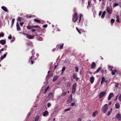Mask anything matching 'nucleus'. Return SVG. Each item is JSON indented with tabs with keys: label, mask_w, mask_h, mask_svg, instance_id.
<instances>
[{
	"label": "nucleus",
	"mask_w": 121,
	"mask_h": 121,
	"mask_svg": "<svg viewBox=\"0 0 121 121\" xmlns=\"http://www.w3.org/2000/svg\"><path fill=\"white\" fill-rule=\"evenodd\" d=\"M32 56L31 57L29 60V61H31V64L32 65L33 64L34 61L36 60L38 57L39 55L38 53L35 54L34 50H33L31 51Z\"/></svg>",
	"instance_id": "nucleus-1"
},
{
	"label": "nucleus",
	"mask_w": 121,
	"mask_h": 121,
	"mask_svg": "<svg viewBox=\"0 0 121 121\" xmlns=\"http://www.w3.org/2000/svg\"><path fill=\"white\" fill-rule=\"evenodd\" d=\"M78 19V15L77 12L75 13L73 16L72 20L73 22H75Z\"/></svg>",
	"instance_id": "nucleus-2"
},
{
	"label": "nucleus",
	"mask_w": 121,
	"mask_h": 121,
	"mask_svg": "<svg viewBox=\"0 0 121 121\" xmlns=\"http://www.w3.org/2000/svg\"><path fill=\"white\" fill-rule=\"evenodd\" d=\"M107 104L104 105L102 108L101 111L104 113H105L108 109V107L107 106Z\"/></svg>",
	"instance_id": "nucleus-3"
},
{
	"label": "nucleus",
	"mask_w": 121,
	"mask_h": 121,
	"mask_svg": "<svg viewBox=\"0 0 121 121\" xmlns=\"http://www.w3.org/2000/svg\"><path fill=\"white\" fill-rule=\"evenodd\" d=\"M77 86V84L74 83L72 87V92L73 93H74L76 91V88Z\"/></svg>",
	"instance_id": "nucleus-4"
},
{
	"label": "nucleus",
	"mask_w": 121,
	"mask_h": 121,
	"mask_svg": "<svg viewBox=\"0 0 121 121\" xmlns=\"http://www.w3.org/2000/svg\"><path fill=\"white\" fill-rule=\"evenodd\" d=\"M106 11L109 15H110L112 13V8H110L109 7H107L106 9Z\"/></svg>",
	"instance_id": "nucleus-5"
},
{
	"label": "nucleus",
	"mask_w": 121,
	"mask_h": 121,
	"mask_svg": "<svg viewBox=\"0 0 121 121\" xmlns=\"http://www.w3.org/2000/svg\"><path fill=\"white\" fill-rule=\"evenodd\" d=\"M73 79H76V81H78L79 79V78L77 77V74L76 73H74L73 75Z\"/></svg>",
	"instance_id": "nucleus-6"
},
{
	"label": "nucleus",
	"mask_w": 121,
	"mask_h": 121,
	"mask_svg": "<svg viewBox=\"0 0 121 121\" xmlns=\"http://www.w3.org/2000/svg\"><path fill=\"white\" fill-rule=\"evenodd\" d=\"M72 100V95L71 94L70 95V96L68 98V99L67 101V102L69 103H70L71 102Z\"/></svg>",
	"instance_id": "nucleus-7"
},
{
	"label": "nucleus",
	"mask_w": 121,
	"mask_h": 121,
	"mask_svg": "<svg viewBox=\"0 0 121 121\" xmlns=\"http://www.w3.org/2000/svg\"><path fill=\"white\" fill-rule=\"evenodd\" d=\"M105 92H100L99 94V98H101L105 95Z\"/></svg>",
	"instance_id": "nucleus-8"
},
{
	"label": "nucleus",
	"mask_w": 121,
	"mask_h": 121,
	"mask_svg": "<svg viewBox=\"0 0 121 121\" xmlns=\"http://www.w3.org/2000/svg\"><path fill=\"white\" fill-rule=\"evenodd\" d=\"M7 54V53L6 52L5 54H4V55L1 56L0 58V62L2 61L3 59L5 58L6 56V55Z\"/></svg>",
	"instance_id": "nucleus-9"
},
{
	"label": "nucleus",
	"mask_w": 121,
	"mask_h": 121,
	"mask_svg": "<svg viewBox=\"0 0 121 121\" xmlns=\"http://www.w3.org/2000/svg\"><path fill=\"white\" fill-rule=\"evenodd\" d=\"M116 117L119 120H121V115L118 113L116 116Z\"/></svg>",
	"instance_id": "nucleus-10"
},
{
	"label": "nucleus",
	"mask_w": 121,
	"mask_h": 121,
	"mask_svg": "<svg viewBox=\"0 0 121 121\" xmlns=\"http://www.w3.org/2000/svg\"><path fill=\"white\" fill-rule=\"evenodd\" d=\"M53 94L52 93L50 92L49 93L48 97L49 99H51L53 97Z\"/></svg>",
	"instance_id": "nucleus-11"
},
{
	"label": "nucleus",
	"mask_w": 121,
	"mask_h": 121,
	"mask_svg": "<svg viewBox=\"0 0 121 121\" xmlns=\"http://www.w3.org/2000/svg\"><path fill=\"white\" fill-rule=\"evenodd\" d=\"M16 26L17 30L20 31L21 30V28L19 26V23L18 22H17Z\"/></svg>",
	"instance_id": "nucleus-12"
},
{
	"label": "nucleus",
	"mask_w": 121,
	"mask_h": 121,
	"mask_svg": "<svg viewBox=\"0 0 121 121\" xmlns=\"http://www.w3.org/2000/svg\"><path fill=\"white\" fill-rule=\"evenodd\" d=\"M114 94L113 93H110L108 97V99L109 100H110L112 98Z\"/></svg>",
	"instance_id": "nucleus-13"
},
{
	"label": "nucleus",
	"mask_w": 121,
	"mask_h": 121,
	"mask_svg": "<svg viewBox=\"0 0 121 121\" xmlns=\"http://www.w3.org/2000/svg\"><path fill=\"white\" fill-rule=\"evenodd\" d=\"M6 43V41L5 40L2 39L0 40V43L2 45H4Z\"/></svg>",
	"instance_id": "nucleus-14"
},
{
	"label": "nucleus",
	"mask_w": 121,
	"mask_h": 121,
	"mask_svg": "<svg viewBox=\"0 0 121 121\" xmlns=\"http://www.w3.org/2000/svg\"><path fill=\"white\" fill-rule=\"evenodd\" d=\"M96 66V64L94 62H93L91 65V68L93 69L95 68Z\"/></svg>",
	"instance_id": "nucleus-15"
},
{
	"label": "nucleus",
	"mask_w": 121,
	"mask_h": 121,
	"mask_svg": "<svg viewBox=\"0 0 121 121\" xmlns=\"http://www.w3.org/2000/svg\"><path fill=\"white\" fill-rule=\"evenodd\" d=\"M1 8L4 11L6 12H8V9L6 7L3 6L1 7Z\"/></svg>",
	"instance_id": "nucleus-16"
},
{
	"label": "nucleus",
	"mask_w": 121,
	"mask_h": 121,
	"mask_svg": "<svg viewBox=\"0 0 121 121\" xmlns=\"http://www.w3.org/2000/svg\"><path fill=\"white\" fill-rule=\"evenodd\" d=\"M104 81H105V82H107V80H105L104 77H103L102 78V79L101 82L100 84H102L103 83Z\"/></svg>",
	"instance_id": "nucleus-17"
},
{
	"label": "nucleus",
	"mask_w": 121,
	"mask_h": 121,
	"mask_svg": "<svg viewBox=\"0 0 121 121\" xmlns=\"http://www.w3.org/2000/svg\"><path fill=\"white\" fill-rule=\"evenodd\" d=\"M26 38L29 39H33L34 38V36H33L31 35H28L27 36H26Z\"/></svg>",
	"instance_id": "nucleus-18"
},
{
	"label": "nucleus",
	"mask_w": 121,
	"mask_h": 121,
	"mask_svg": "<svg viewBox=\"0 0 121 121\" xmlns=\"http://www.w3.org/2000/svg\"><path fill=\"white\" fill-rule=\"evenodd\" d=\"M59 76L58 75H56L53 78V82L55 81L56 80L59 78Z\"/></svg>",
	"instance_id": "nucleus-19"
},
{
	"label": "nucleus",
	"mask_w": 121,
	"mask_h": 121,
	"mask_svg": "<svg viewBox=\"0 0 121 121\" xmlns=\"http://www.w3.org/2000/svg\"><path fill=\"white\" fill-rule=\"evenodd\" d=\"M94 80V78L93 76L92 77L90 78V82L91 84H92Z\"/></svg>",
	"instance_id": "nucleus-20"
},
{
	"label": "nucleus",
	"mask_w": 121,
	"mask_h": 121,
	"mask_svg": "<svg viewBox=\"0 0 121 121\" xmlns=\"http://www.w3.org/2000/svg\"><path fill=\"white\" fill-rule=\"evenodd\" d=\"M115 107L116 108L118 109H119L120 107V105L119 103H117L115 104Z\"/></svg>",
	"instance_id": "nucleus-21"
},
{
	"label": "nucleus",
	"mask_w": 121,
	"mask_h": 121,
	"mask_svg": "<svg viewBox=\"0 0 121 121\" xmlns=\"http://www.w3.org/2000/svg\"><path fill=\"white\" fill-rule=\"evenodd\" d=\"M101 69V67H99L97 70L94 73V74L98 73Z\"/></svg>",
	"instance_id": "nucleus-22"
},
{
	"label": "nucleus",
	"mask_w": 121,
	"mask_h": 121,
	"mask_svg": "<svg viewBox=\"0 0 121 121\" xmlns=\"http://www.w3.org/2000/svg\"><path fill=\"white\" fill-rule=\"evenodd\" d=\"M58 106H55L53 109V111L55 112L56 111V110L58 109Z\"/></svg>",
	"instance_id": "nucleus-23"
},
{
	"label": "nucleus",
	"mask_w": 121,
	"mask_h": 121,
	"mask_svg": "<svg viewBox=\"0 0 121 121\" xmlns=\"http://www.w3.org/2000/svg\"><path fill=\"white\" fill-rule=\"evenodd\" d=\"M106 11H104L103 13L101 16V17L102 18H104L105 17V14L106 13Z\"/></svg>",
	"instance_id": "nucleus-24"
},
{
	"label": "nucleus",
	"mask_w": 121,
	"mask_h": 121,
	"mask_svg": "<svg viewBox=\"0 0 121 121\" xmlns=\"http://www.w3.org/2000/svg\"><path fill=\"white\" fill-rule=\"evenodd\" d=\"M98 111H96L95 112H94L93 113V116H95L96 115L98 114Z\"/></svg>",
	"instance_id": "nucleus-25"
},
{
	"label": "nucleus",
	"mask_w": 121,
	"mask_h": 121,
	"mask_svg": "<svg viewBox=\"0 0 121 121\" xmlns=\"http://www.w3.org/2000/svg\"><path fill=\"white\" fill-rule=\"evenodd\" d=\"M49 86H48L45 89L44 92V94H45L46 93V92L49 89Z\"/></svg>",
	"instance_id": "nucleus-26"
},
{
	"label": "nucleus",
	"mask_w": 121,
	"mask_h": 121,
	"mask_svg": "<svg viewBox=\"0 0 121 121\" xmlns=\"http://www.w3.org/2000/svg\"><path fill=\"white\" fill-rule=\"evenodd\" d=\"M15 19L14 18H13L12 20L11 27H12L13 26L14 23V22Z\"/></svg>",
	"instance_id": "nucleus-27"
},
{
	"label": "nucleus",
	"mask_w": 121,
	"mask_h": 121,
	"mask_svg": "<svg viewBox=\"0 0 121 121\" xmlns=\"http://www.w3.org/2000/svg\"><path fill=\"white\" fill-rule=\"evenodd\" d=\"M48 112L47 111H46L43 113V115L44 116H45L48 114Z\"/></svg>",
	"instance_id": "nucleus-28"
},
{
	"label": "nucleus",
	"mask_w": 121,
	"mask_h": 121,
	"mask_svg": "<svg viewBox=\"0 0 121 121\" xmlns=\"http://www.w3.org/2000/svg\"><path fill=\"white\" fill-rule=\"evenodd\" d=\"M66 94V92H64L63 91L61 94V96H63L65 95Z\"/></svg>",
	"instance_id": "nucleus-29"
},
{
	"label": "nucleus",
	"mask_w": 121,
	"mask_h": 121,
	"mask_svg": "<svg viewBox=\"0 0 121 121\" xmlns=\"http://www.w3.org/2000/svg\"><path fill=\"white\" fill-rule=\"evenodd\" d=\"M116 18H117V19L116 20L117 22H120V21L119 20V16L118 15H117Z\"/></svg>",
	"instance_id": "nucleus-30"
},
{
	"label": "nucleus",
	"mask_w": 121,
	"mask_h": 121,
	"mask_svg": "<svg viewBox=\"0 0 121 121\" xmlns=\"http://www.w3.org/2000/svg\"><path fill=\"white\" fill-rule=\"evenodd\" d=\"M115 22V20L114 19H112L111 20V25H113L114 23Z\"/></svg>",
	"instance_id": "nucleus-31"
},
{
	"label": "nucleus",
	"mask_w": 121,
	"mask_h": 121,
	"mask_svg": "<svg viewBox=\"0 0 121 121\" xmlns=\"http://www.w3.org/2000/svg\"><path fill=\"white\" fill-rule=\"evenodd\" d=\"M34 21L36 22H38L39 23H40V21L38 19H35L34 20Z\"/></svg>",
	"instance_id": "nucleus-32"
},
{
	"label": "nucleus",
	"mask_w": 121,
	"mask_h": 121,
	"mask_svg": "<svg viewBox=\"0 0 121 121\" xmlns=\"http://www.w3.org/2000/svg\"><path fill=\"white\" fill-rule=\"evenodd\" d=\"M33 28V26H27V28L29 30H30Z\"/></svg>",
	"instance_id": "nucleus-33"
},
{
	"label": "nucleus",
	"mask_w": 121,
	"mask_h": 121,
	"mask_svg": "<svg viewBox=\"0 0 121 121\" xmlns=\"http://www.w3.org/2000/svg\"><path fill=\"white\" fill-rule=\"evenodd\" d=\"M4 34L3 33V32H2L0 33V37H3L4 36Z\"/></svg>",
	"instance_id": "nucleus-34"
},
{
	"label": "nucleus",
	"mask_w": 121,
	"mask_h": 121,
	"mask_svg": "<svg viewBox=\"0 0 121 121\" xmlns=\"http://www.w3.org/2000/svg\"><path fill=\"white\" fill-rule=\"evenodd\" d=\"M82 16H83L82 15V14H80V17H79V23L80 22L81 19V17Z\"/></svg>",
	"instance_id": "nucleus-35"
},
{
	"label": "nucleus",
	"mask_w": 121,
	"mask_h": 121,
	"mask_svg": "<svg viewBox=\"0 0 121 121\" xmlns=\"http://www.w3.org/2000/svg\"><path fill=\"white\" fill-rule=\"evenodd\" d=\"M22 17H18L17 18V21L20 22L21 21Z\"/></svg>",
	"instance_id": "nucleus-36"
},
{
	"label": "nucleus",
	"mask_w": 121,
	"mask_h": 121,
	"mask_svg": "<svg viewBox=\"0 0 121 121\" xmlns=\"http://www.w3.org/2000/svg\"><path fill=\"white\" fill-rule=\"evenodd\" d=\"M76 30H77V31L80 34H81V31L80 30H79L78 29V28L77 27H76Z\"/></svg>",
	"instance_id": "nucleus-37"
},
{
	"label": "nucleus",
	"mask_w": 121,
	"mask_h": 121,
	"mask_svg": "<svg viewBox=\"0 0 121 121\" xmlns=\"http://www.w3.org/2000/svg\"><path fill=\"white\" fill-rule=\"evenodd\" d=\"M118 5V4L117 3H116L114 4L113 5V7H115L117 6Z\"/></svg>",
	"instance_id": "nucleus-38"
},
{
	"label": "nucleus",
	"mask_w": 121,
	"mask_h": 121,
	"mask_svg": "<svg viewBox=\"0 0 121 121\" xmlns=\"http://www.w3.org/2000/svg\"><path fill=\"white\" fill-rule=\"evenodd\" d=\"M51 104L50 103H48L47 104V107L48 108H49L51 106Z\"/></svg>",
	"instance_id": "nucleus-39"
},
{
	"label": "nucleus",
	"mask_w": 121,
	"mask_h": 121,
	"mask_svg": "<svg viewBox=\"0 0 121 121\" xmlns=\"http://www.w3.org/2000/svg\"><path fill=\"white\" fill-rule=\"evenodd\" d=\"M37 39L39 40L42 41V38L41 37H39Z\"/></svg>",
	"instance_id": "nucleus-40"
},
{
	"label": "nucleus",
	"mask_w": 121,
	"mask_h": 121,
	"mask_svg": "<svg viewBox=\"0 0 121 121\" xmlns=\"http://www.w3.org/2000/svg\"><path fill=\"white\" fill-rule=\"evenodd\" d=\"M65 67H63L62 70V73L65 70Z\"/></svg>",
	"instance_id": "nucleus-41"
},
{
	"label": "nucleus",
	"mask_w": 121,
	"mask_h": 121,
	"mask_svg": "<svg viewBox=\"0 0 121 121\" xmlns=\"http://www.w3.org/2000/svg\"><path fill=\"white\" fill-rule=\"evenodd\" d=\"M111 112V111H108V112L107 113V115L108 116H109Z\"/></svg>",
	"instance_id": "nucleus-42"
},
{
	"label": "nucleus",
	"mask_w": 121,
	"mask_h": 121,
	"mask_svg": "<svg viewBox=\"0 0 121 121\" xmlns=\"http://www.w3.org/2000/svg\"><path fill=\"white\" fill-rule=\"evenodd\" d=\"M75 102L71 103L70 104V106H73L75 105Z\"/></svg>",
	"instance_id": "nucleus-43"
},
{
	"label": "nucleus",
	"mask_w": 121,
	"mask_h": 121,
	"mask_svg": "<svg viewBox=\"0 0 121 121\" xmlns=\"http://www.w3.org/2000/svg\"><path fill=\"white\" fill-rule=\"evenodd\" d=\"M63 45H64V44L63 43L60 46V49H62V48H63Z\"/></svg>",
	"instance_id": "nucleus-44"
},
{
	"label": "nucleus",
	"mask_w": 121,
	"mask_h": 121,
	"mask_svg": "<svg viewBox=\"0 0 121 121\" xmlns=\"http://www.w3.org/2000/svg\"><path fill=\"white\" fill-rule=\"evenodd\" d=\"M27 18H30L32 17V15H27L26 16Z\"/></svg>",
	"instance_id": "nucleus-45"
},
{
	"label": "nucleus",
	"mask_w": 121,
	"mask_h": 121,
	"mask_svg": "<svg viewBox=\"0 0 121 121\" xmlns=\"http://www.w3.org/2000/svg\"><path fill=\"white\" fill-rule=\"evenodd\" d=\"M75 70L76 72H78V68L77 67H76L75 68Z\"/></svg>",
	"instance_id": "nucleus-46"
},
{
	"label": "nucleus",
	"mask_w": 121,
	"mask_h": 121,
	"mask_svg": "<svg viewBox=\"0 0 121 121\" xmlns=\"http://www.w3.org/2000/svg\"><path fill=\"white\" fill-rule=\"evenodd\" d=\"M33 28L34 27H38L40 28V27L38 26H33Z\"/></svg>",
	"instance_id": "nucleus-47"
},
{
	"label": "nucleus",
	"mask_w": 121,
	"mask_h": 121,
	"mask_svg": "<svg viewBox=\"0 0 121 121\" xmlns=\"http://www.w3.org/2000/svg\"><path fill=\"white\" fill-rule=\"evenodd\" d=\"M8 38L9 39H11L12 38V37L11 36V35H10L8 37Z\"/></svg>",
	"instance_id": "nucleus-48"
},
{
	"label": "nucleus",
	"mask_w": 121,
	"mask_h": 121,
	"mask_svg": "<svg viewBox=\"0 0 121 121\" xmlns=\"http://www.w3.org/2000/svg\"><path fill=\"white\" fill-rule=\"evenodd\" d=\"M119 86V84L118 83H116L115 84V87H117Z\"/></svg>",
	"instance_id": "nucleus-49"
},
{
	"label": "nucleus",
	"mask_w": 121,
	"mask_h": 121,
	"mask_svg": "<svg viewBox=\"0 0 121 121\" xmlns=\"http://www.w3.org/2000/svg\"><path fill=\"white\" fill-rule=\"evenodd\" d=\"M83 34L84 35H86L87 34V32L86 31H84V32L83 33Z\"/></svg>",
	"instance_id": "nucleus-50"
},
{
	"label": "nucleus",
	"mask_w": 121,
	"mask_h": 121,
	"mask_svg": "<svg viewBox=\"0 0 121 121\" xmlns=\"http://www.w3.org/2000/svg\"><path fill=\"white\" fill-rule=\"evenodd\" d=\"M24 24V23L23 22H21L20 23V25L21 26H22Z\"/></svg>",
	"instance_id": "nucleus-51"
},
{
	"label": "nucleus",
	"mask_w": 121,
	"mask_h": 121,
	"mask_svg": "<svg viewBox=\"0 0 121 121\" xmlns=\"http://www.w3.org/2000/svg\"><path fill=\"white\" fill-rule=\"evenodd\" d=\"M119 100L121 101V94L120 95L119 97Z\"/></svg>",
	"instance_id": "nucleus-52"
},
{
	"label": "nucleus",
	"mask_w": 121,
	"mask_h": 121,
	"mask_svg": "<svg viewBox=\"0 0 121 121\" xmlns=\"http://www.w3.org/2000/svg\"><path fill=\"white\" fill-rule=\"evenodd\" d=\"M39 117V116H37L35 118L36 119H38V120Z\"/></svg>",
	"instance_id": "nucleus-53"
},
{
	"label": "nucleus",
	"mask_w": 121,
	"mask_h": 121,
	"mask_svg": "<svg viewBox=\"0 0 121 121\" xmlns=\"http://www.w3.org/2000/svg\"><path fill=\"white\" fill-rule=\"evenodd\" d=\"M43 26L44 28H46L47 26V24H45L43 25Z\"/></svg>",
	"instance_id": "nucleus-54"
},
{
	"label": "nucleus",
	"mask_w": 121,
	"mask_h": 121,
	"mask_svg": "<svg viewBox=\"0 0 121 121\" xmlns=\"http://www.w3.org/2000/svg\"><path fill=\"white\" fill-rule=\"evenodd\" d=\"M112 74L113 75H114L115 74V72L113 71V70H112Z\"/></svg>",
	"instance_id": "nucleus-55"
},
{
	"label": "nucleus",
	"mask_w": 121,
	"mask_h": 121,
	"mask_svg": "<svg viewBox=\"0 0 121 121\" xmlns=\"http://www.w3.org/2000/svg\"><path fill=\"white\" fill-rule=\"evenodd\" d=\"M22 34L24 35H26V36H27L28 35V34H26L25 33H22Z\"/></svg>",
	"instance_id": "nucleus-56"
},
{
	"label": "nucleus",
	"mask_w": 121,
	"mask_h": 121,
	"mask_svg": "<svg viewBox=\"0 0 121 121\" xmlns=\"http://www.w3.org/2000/svg\"><path fill=\"white\" fill-rule=\"evenodd\" d=\"M70 83L69 82H68L67 84V86L68 87L70 86Z\"/></svg>",
	"instance_id": "nucleus-57"
},
{
	"label": "nucleus",
	"mask_w": 121,
	"mask_h": 121,
	"mask_svg": "<svg viewBox=\"0 0 121 121\" xmlns=\"http://www.w3.org/2000/svg\"><path fill=\"white\" fill-rule=\"evenodd\" d=\"M118 95H117L116 96V98L114 99V100H117V98L118 97Z\"/></svg>",
	"instance_id": "nucleus-58"
},
{
	"label": "nucleus",
	"mask_w": 121,
	"mask_h": 121,
	"mask_svg": "<svg viewBox=\"0 0 121 121\" xmlns=\"http://www.w3.org/2000/svg\"><path fill=\"white\" fill-rule=\"evenodd\" d=\"M70 110V108H68L67 109H65V111H69Z\"/></svg>",
	"instance_id": "nucleus-59"
},
{
	"label": "nucleus",
	"mask_w": 121,
	"mask_h": 121,
	"mask_svg": "<svg viewBox=\"0 0 121 121\" xmlns=\"http://www.w3.org/2000/svg\"><path fill=\"white\" fill-rule=\"evenodd\" d=\"M102 13V12L101 11H100L99 12V16H100L101 15Z\"/></svg>",
	"instance_id": "nucleus-60"
},
{
	"label": "nucleus",
	"mask_w": 121,
	"mask_h": 121,
	"mask_svg": "<svg viewBox=\"0 0 121 121\" xmlns=\"http://www.w3.org/2000/svg\"><path fill=\"white\" fill-rule=\"evenodd\" d=\"M31 31H32V32H35L36 31V30H35V29H32L31 30Z\"/></svg>",
	"instance_id": "nucleus-61"
},
{
	"label": "nucleus",
	"mask_w": 121,
	"mask_h": 121,
	"mask_svg": "<svg viewBox=\"0 0 121 121\" xmlns=\"http://www.w3.org/2000/svg\"><path fill=\"white\" fill-rule=\"evenodd\" d=\"M90 2L89 1L88 2V4L89 7H90Z\"/></svg>",
	"instance_id": "nucleus-62"
},
{
	"label": "nucleus",
	"mask_w": 121,
	"mask_h": 121,
	"mask_svg": "<svg viewBox=\"0 0 121 121\" xmlns=\"http://www.w3.org/2000/svg\"><path fill=\"white\" fill-rule=\"evenodd\" d=\"M77 121H81V119L80 118H79L78 120Z\"/></svg>",
	"instance_id": "nucleus-63"
},
{
	"label": "nucleus",
	"mask_w": 121,
	"mask_h": 121,
	"mask_svg": "<svg viewBox=\"0 0 121 121\" xmlns=\"http://www.w3.org/2000/svg\"><path fill=\"white\" fill-rule=\"evenodd\" d=\"M104 72V70H102L101 71V72L103 73Z\"/></svg>",
	"instance_id": "nucleus-64"
}]
</instances>
